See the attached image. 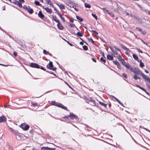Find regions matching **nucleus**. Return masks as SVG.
I'll return each mask as SVG.
<instances>
[{
    "instance_id": "nucleus-1",
    "label": "nucleus",
    "mask_w": 150,
    "mask_h": 150,
    "mask_svg": "<svg viewBox=\"0 0 150 150\" xmlns=\"http://www.w3.org/2000/svg\"><path fill=\"white\" fill-rule=\"evenodd\" d=\"M50 103L52 105H54L56 106L59 107L61 108L64 110L67 109V108L65 106H64L61 103H58L55 101H52Z\"/></svg>"
},
{
    "instance_id": "nucleus-2",
    "label": "nucleus",
    "mask_w": 150,
    "mask_h": 150,
    "mask_svg": "<svg viewBox=\"0 0 150 150\" xmlns=\"http://www.w3.org/2000/svg\"><path fill=\"white\" fill-rule=\"evenodd\" d=\"M19 126L21 127L24 130H27L29 128V126L25 123H22Z\"/></svg>"
},
{
    "instance_id": "nucleus-3",
    "label": "nucleus",
    "mask_w": 150,
    "mask_h": 150,
    "mask_svg": "<svg viewBox=\"0 0 150 150\" xmlns=\"http://www.w3.org/2000/svg\"><path fill=\"white\" fill-rule=\"evenodd\" d=\"M132 72H134L135 74H138L142 75L143 74L142 72L137 68H134V69L133 70Z\"/></svg>"
},
{
    "instance_id": "nucleus-4",
    "label": "nucleus",
    "mask_w": 150,
    "mask_h": 150,
    "mask_svg": "<svg viewBox=\"0 0 150 150\" xmlns=\"http://www.w3.org/2000/svg\"><path fill=\"white\" fill-rule=\"evenodd\" d=\"M23 8L25 10H27L29 13L31 14L33 13V9L31 8L29 6H23Z\"/></svg>"
},
{
    "instance_id": "nucleus-5",
    "label": "nucleus",
    "mask_w": 150,
    "mask_h": 150,
    "mask_svg": "<svg viewBox=\"0 0 150 150\" xmlns=\"http://www.w3.org/2000/svg\"><path fill=\"white\" fill-rule=\"evenodd\" d=\"M53 65L52 62H50L47 65V67L49 69L54 71L56 69V68H53Z\"/></svg>"
},
{
    "instance_id": "nucleus-6",
    "label": "nucleus",
    "mask_w": 150,
    "mask_h": 150,
    "mask_svg": "<svg viewBox=\"0 0 150 150\" xmlns=\"http://www.w3.org/2000/svg\"><path fill=\"white\" fill-rule=\"evenodd\" d=\"M122 64L123 66L125 67L126 68L128 69L130 71L132 72L133 69L131 66L129 65L128 64L126 63L125 62L123 63Z\"/></svg>"
},
{
    "instance_id": "nucleus-7",
    "label": "nucleus",
    "mask_w": 150,
    "mask_h": 150,
    "mask_svg": "<svg viewBox=\"0 0 150 150\" xmlns=\"http://www.w3.org/2000/svg\"><path fill=\"white\" fill-rule=\"evenodd\" d=\"M141 76L148 83H150V78L148 76L144 74L143 73Z\"/></svg>"
},
{
    "instance_id": "nucleus-8",
    "label": "nucleus",
    "mask_w": 150,
    "mask_h": 150,
    "mask_svg": "<svg viewBox=\"0 0 150 150\" xmlns=\"http://www.w3.org/2000/svg\"><path fill=\"white\" fill-rule=\"evenodd\" d=\"M136 30L137 31H140L141 33L143 35H145L146 33V32L145 31L143 30L140 28H136Z\"/></svg>"
},
{
    "instance_id": "nucleus-9",
    "label": "nucleus",
    "mask_w": 150,
    "mask_h": 150,
    "mask_svg": "<svg viewBox=\"0 0 150 150\" xmlns=\"http://www.w3.org/2000/svg\"><path fill=\"white\" fill-rule=\"evenodd\" d=\"M115 56L117 57L119 60L121 62L122 64L125 62L124 60L122 59L121 56L120 55H119L118 56Z\"/></svg>"
},
{
    "instance_id": "nucleus-10",
    "label": "nucleus",
    "mask_w": 150,
    "mask_h": 150,
    "mask_svg": "<svg viewBox=\"0 0 150 150\" xmlns=\"http://www.w3.org/2000/svg\"><path fill=\"white\" fill-rule=\"evenodd\" d=\"M6 118L4 116L0 117V122H4L6 121Z\"/></svg>"
},
{
    "instance_id": "nucleus-11",
    "label": "nucleus",
    "mask_w": 150,
    "mask_h": 150,
    "mask_svg": "<svg viewBox=\"0 0 150 150\" xmlns=\"http://www.w3.org/2000/svg\"><path fill=\"white\" fill-rule=\"evenodd\" d=\"M30 66L36 68H39V65L36 63H31L30 64Z\"/></svg>"
},
{
    "instance_id": "nucleus-12",
    "label": "nucleus",
    "mask_w": 150,
    "mask_h": 150,
    "mask_svg": "<svg viewBox=\"0 0 150 150\" xmlns=\"http://www.w3.org/2000/svg\"><path fill=\"white\" fill-rule=\"evenodd\" d=\"M57 26L58 28L60 30H62L63 29V27L59 21L57 23Z\"/></svg>"
},
{
    "instance_id": "nucleus-13",
    "label": "nucleus",
    "mask_w": 150,
    "mask_h": 150,
    "mask_svg": "<svg viewBox=\"0 0 150 150\" xmlns=\"http://www.w3.org/2000/svg\"><path fill=\"white\" fill-rule=\"evenodd\" d=\"M113 62L115 64L117 65V67L119 69H121V67L120 65V64L118 61H113Z\"/></svg>"
},
{
    "instance_id": "nucleus-14",
    "label": "nucleus",
    "mask_w": 150,
    "mask_h": 150,
    "mask_svg": "<svg viewBox=\"0 0 150 150\" xmlns=\"http://www.w3.org/2000/svg\"><path fill=\"white\" fill-rule=\"evenodd\" d=\"M57 5L59 7L61 10L65 9V6L63 5L62 4L59 5L57 4Z\"/></svg>"
},
{
    "instance_id": "nucleus-15",
    "label": "nucleus",
    "mask_w": 150,
    "mask_h": 150,
    "mask_svg": "<svg viewBox=\"0 0 150 150\" xmlns=\"http://www.w3.org/2000/svg\"><path fill=\"white\" fill-rule=\"evenodd\" d=\"M107 57L108 59L110 60H112L113 59V57L109 54L107 55Z\"/></svg>"
},
{
    "instance_id": "nucleus-16",
    "label": "nucleus",
    "mask_w": 150,
    "mask_h": 150,
    "mask_svg": "<svg viewBox=\"0 0 150 150\" xmlns=\"http://www.w3.org/2000/svg\"><path fill=\"white\" fill-rule=\"evenodd\" d=\"M42 7L45 10V11L48 13H52V11L48 8H44V6H42Z\"/></svg>"
},
{
    "instance_id": "nucleus-17",
    "label": "nucleus",
    "mask_w": 150,
    "mask_h": 150,
    "mask_svg": "<svg viewBox=\"0 0 150 150\" xmlns=\"http://www.w3.org/2000/svg\"><path fill=\"white\" fill-rule=\"evenodd\" d=\"M106 12H107L111 17H114V14L112 12H109L108 10H106Z\"/></svg>"
},
{
    "instance_id": "nucleus-18",
    "label": "nucleus",
    "mask_w": 150,
    "mask_h": 150,
    "mask_svg": "<svg viewBox=\"0 0 150 150\" xmlns=\"http://www.w3.org/2000/svg\"><path fill=\"white\" fill-rule=\"evenodd\" d=\"M124 49L126 51V52H125L126 54L127 55H129V53L131 52V51L130 50H129V49H128L127 48V47H125Z\"/></svg>"
},
{
    "instance_id": "nucleus-19",
    "label": "nucleus",
    "mask_w": 150,
    "mask_h": 150,
    "mask_svg": "<svg viewBox=\"0 0 150 150\" xmlns=\"http://www.w3.org/2000/svg\"><path fill=\"white\" fill-rule=\"evenodd\" d=\"M38 15L39 17L41 18H43L44 16L41 11H39L38 14Z\"/></svg>"
},
{
    "instance_id": "nucleus-20",
    "label": "nucleus",
    "mask_w": 150,
    "mask_h": 150,
    "mask_svg": "<svg viewBox=\"0 0 150 150\" xmlns=\"http://www.w3.org/2000/svg\"><path fill=\"white\" fill-rule=\"evenodd\" d=\"M138 62L140 63L139 66L141 67L142 68L144 66V63L142 62V61L141 60H138Z\"/></svg>"
},
{
    "instance_id": "nucleus-21",
    "label": "nucleus",
    "mask_w": 150,
    "mask_h": 150,
    "mask_svg": "<svg viewBox=\"0 0 150 150\" xmlns=\"http://www.w3.org/2000/svg\"><path fill=\"white\" fill-rule=\"evenodd\" d=\"M49 5H51L53 8H54L53 4L51 2L50 0H45Z\"/></svg>"
},
{
    "instance_id": "nucleus-22",
    "label": "nucleus",
    "mask_w": 150,
    "mask_h": 150,
    "mask_svg": "<svg viewBox=\"0 0 150 150\" xmlns=\"http://www.w3.org/2000/svg\"><path fill=\"white\" fill-rule=\"evenodd\" d=\"M15 3L20 7H22L21 4L18 1H15Z\"/></svg>"
},
{
    "instance_id": "nucleus-23",
    "label": "nucleus",
    "mask_w": 150,
    "mask_h": 150,
    "mask_svg": "<svg viewBox=\"0 0 150 150\" xmlns=\"http://www.w3.org/2000/svg\"><path fill=\"white\" fill-rule=\"evenodd\" d=\"M84 6L86 8H91V5L87 3H85L84 4Z\"/></svg>"
},
{
    "instance_id": "nucleus-24",
    "label": "nucleus",
    "mask_w": 150,
    "mask_h": 150,
    "mask_svg": "<svg viewBox=\"0 0 150 150\" xmlns=\"http://www.w3.org/2000/svg\"><path fill=\"white\" fill-rule=\"evenodd\" d=\"M52 19L53 20L55 21L57 23L59 22V21L57 20V18L56 16H52Z\"/></svg>"
},
{
    "instance_id": "nucleus-25",
    "label": "nucleus",
    "mask_w": 150,
    "mask_h": 150,
    "mask_svg": "<svg viewBox=\"0 0 150 150\" xmlns=\"http://www.w3.org/2000/svg\"><path fill=\"white\" fill-rule=\"evenodd\" d=\"M133 57L136 60H137V61L138 60V56L135 54H133Z\"/></svg>"
},
{
    "instance_id": "nucleus-26",
    "label": "nucleus",
    "mask_w": 150,
    "mask_h": 150,
    "mask_svg": "<svg viewBox=\"0 0 150 150\" xmlns=\"http://www.w3.org/2000/svg\"><path fill=\"white\" fill-rule=\"evenodd\" d=\"M69 117L71 119H74V118H76V116L75 115H74V114H71L70 115Z\"/></svg>"
},
{
    "instance_id": "nucleus-27",
    "label": "nucleus",
    "mask_w": 150,
    "mask_h": 150,
    "mask_svg": "<svg viewBox=\"0 0 150 150\" xmlns=\"http://www.w3.org/2000/svg\"><path fill=\"white\" fill-rule=\"evenodd\" d=\"M92 32L93 34L95 36H96L98 34V33L95 30H92Z\"/></svg>"
},
{
    "instance_id": "nucleus-28",
    "label": "nucleus",
    "mask_w": 150,
    "mask_h": 150,
    "mask_svg": "<svg viewBox=\"0 0 150 150\" xmlns=\"http://www.w3.org/2000/svg\"><path fill=\"white\" fill-rule=\"evenodd\" d=\"M133 78L135 80H137L138 79H140L141 78L140 77H138L136 74H135Z\"/></svg>"
},
{
    "instance_id": "nucleus-29",
    "label": "nucleus",
    "mask_w": 150,
    "mask_h": 150,
    "mask_svg": "<svg viewBox=\"0 0 150 150\" xmlns=\"http://www.w3.org/2000/svg\"><path fill=\"white\" fill-rule=\"evenodd\" d=\"M76 18L77 19L79 20L80 21L82 22L83 21V19L81 17L78 16H76Z\"/></svg>"
},
{
    "instance_id": "nucleus-30",
    "label": "nucleus",
    "mask_w": 150,
    "mask_h": 150,
    "mask_svg": "<svg viewBox=\"0 0 150 150\" xmlns=\"http://www.w3.org/2000/svg\"><path fill=\"white\" fill-rule=\"evenodd\" d=\"M116 50H118V51H119V52L120 51V50L119 49H115V50H112L113 53L115 54H116V55H117V51H116Z\"/></svg>"
},
{
    "instance_id": "nucleus-31",
    "label": "nucleus",
    "mask_w": 150,
    "mask_h": 150,
    "mask_svg": "<svg viewBox=\"0 0 150 150\" xmlns=\"http://www.w3.org/2000/svg\"><path fill=\"white\" fill-rule=\"evenodd\" d=\"M67 4L68 6L70 7H73V5L71 3L68 2L67 3Z\"/></svg>"
},
{
    "instance_id": "nucleus-32",
    "label": "nucleus",
    "mask_w": 150,
    "mask_h": 150,
    "mask_svg": "<svg viewBox=\"0 0 150 150\" xmlns=\"http://www.w3.org/2000/svg\"><path fill=\"white\" fill-rule=\"evenodd\" d=\"M76 35L78 36L81 37L83 36V34L79 32L76 33Z\"/></svg>"
},
{
    "instance_id": "nucleus-33",
    "label": "nucleus",
    "mask_w": 150,
    "mask_h": 150,
    "mask_svg": "<svg viewBox=\"0 0 150 150\" xmlns=\"http://www.w3.org/2000/svg\"><path fill=\"white\" fill-rule=\"evenodd\" d=\"M136 86L137 87H138L139 88H140V89H141V90H142L143 91H145V90L143 88L140 87L139 85H136Z\"/></svg>"
},
{
    "instance_id": "nucleus-34",
    "label": "nucleus",
    "mask_w": 150,
    "mask_h": 150,
    "mask_svg": "<svg viewBox=\"0 0 150 150\" xmlns=\"http://www.w3.org/2000/svg\"><path fill=\"white\" fill-rule=\"evenodd\" d=\"M113 97L115 99V100L120 104L121 105H122V103L120 102V101L116 98L114 96H113Z\"/></svg>"
},
{
    "instance_id": "nucleus-35",
    "label": "nucleus",
    "mask_w": 150,
    "mask_h": 150,
    "mask_svg": "<svg viewBox=\"0 0 150 150\" xmlns=\"http://www.w3.org/2000/svg\"><path fill=\"white\" fill-rule=\"evenodd\" d=\"M35 4L37 5L41 6V5L40 4L39 2L38 1H35Z\"/></svg>"
},
{
    "instance_id": "nucleus-36",
    "label": "nucleus",
    "mask_w": 150,
    "mask_h": 150,
    "mask_svg": "<svg viewBox=\"0 0 150 150\" xmlns=\"http://www.w3.org/2000/svg\"><path fill=\"white\" fill-rule=\"evenodd\" d=\"M99 104H100L101 105H103V106H104L105 107H106V104H105V103H103L101 102L100 101L99 102Z\"/></svg>"
},
{
    "instance_id": "nucleus-37",
    "label": "nucleus",
    "mask_w": 150,
    "mask_h": 150,
    "mask_svg": "<svg viewBox=\"0 0 150 150\" xmlns=\"http://www.w3.org/2000/svg\"><path fill=\"white\" fill-rule=\"evenodd\" d=\"M100 60L101 61L103 62L104 63H105L106 62V60L103 59V57H101Z\"/></svg>"
},
{
    "instance_id": "nucleus-38",
    "label": "nucleus",
    "mask_w": 150,
    "mask_h": 150,
    "mask_svg": "<svg viewBox=\"0 0 150 150\" xmlns=\"http://www.w3.org/2000/svg\"><path fill=\"white\" fill-rule=\"evenodd\" d=\"M42 149H43L45 150L47 149V150L50 149V148L47 147H43L41 148Z\"/></svg>"
},
{
    "instance_id": "nucleus-39",
    "label": "nucleus",
    "mask_w": 150,
    "mask_h": 150,
    "mask_svg": "<svg viewBox=\"0 0 150 150\" xmlns=\"http://www.w3.org/2000/svg\"><path fill=\"white\" fill-rule=\"evenodd\" d=\"M83 49L85 50H88V47L86 46H83Z\"/></svg>"
},
{
    "instance_id": "nucleus-40",
    "label": "nucleus",
    "mask_w": 150,
    "mask_h": 150,
    "mask_svg": "<svg viewBox=\"0 0 150 150\" xmlns=\"http://www.w3.org/2000/svg\"><path fill=\"white\" fill-rule=\"evenodd\" d=\"M92 15L96 19V20L97 19V16L95 14L92 13Z\"/></svg>"
},
{
    "instance_id": "nucleus-41",
    "label": "nucleus",
    "mask_w": 150,
    "mask_h": 150,
    "mask_svg": "<svg viewBox=\"0 0 150 150\" xmlns=\"http://www.w3.org/2000/svg\"><path fill=\"white\" fill-rule=\"evenodd\" d=\"M137 50H138V52H140V53H143L142 51H141V50L140 49H139V48H137Z\"/></svg>"
},
{
    "instance_id": "nucleus-42",
    "label": "nucleus",
    "mask_w": 150,
    "mask_h": 150,
    "mask_svg": "<svg viewBox=\"0 0 150 150\" xmlns=\"http://www.w3.org/2000/svg\"><path fill=\"white\" fill-rule=\"evenodd\" d=\"M9 129L11 132H14V130L11 128H9Z\"/></svg>"
},
{
    "instance_id": "nucleus-43",
    "label": "nucleus",
    "mask_w": 150,
    "mask_h": 150,
    "mask_svg": "<svg viewBox=\"0 0 150 150\" xmlns=\"http://www.w3.org/2000/svg\"><path fill=\"white\" fill-rule=\"evenodd\" d=\"M122 74V76L125 78H127V75L126 74L123 73Z\"/></svg>"
},
{
    "instance_id": "nucleus-44",
    "label": "nucleus",
    "mask_w": 150,
    "mask_h": 150,
    "mask_svg": "<svg viewBox=\"0 0 150 150\" xmlns=\"http://www.w3.org/2000/svg\"><path fill=\"white\" fill-rule=\"evenodd\" d=\"M13 54L14 55L15 57H16L17 56V54L16 52H14Z\"/></svg>"
},
{
    "instance_id": "nucleus-45",
    "label": "nucleus",
    "mask_w": 150,
    "mask_h": 150,
    "mask_svg": "<svg viewBox=\"0 0 150 150\" xmlns=\"http://www.w3.org/2000/svg\"><path fill=\"white\" fill-rule=\"evenodd\" d=\"M19 0V2L20 3H23L24 2V0Z\"/></svg>"
},
{
    "instance_id": "nucleus-46",
    "label": "nucleus",
    "mask_w": 150,
    "mask_h": 150,
    "mask_svg": "<svg viewBox=\"0 0 150 150\" xmlns=\"http://www.w3.org/2000/svg\"><path fill=\"white\" fill-rule=\"evenodd\" d=\"M58 15L60 17V18H61L62 17V15L60 13H58Z\"/></svg>"
},
{
    "instance_id": "nucleus-47",
    "label": "nucleus",
    "mask_w": 150,
    "mask_h": 150,
    "mask_svg": "<svg viewBox=\"0 0 150 150\" xmlns=\"http://www.w3.org/2000/svg\"><path fill=\"white\" fill-rule=\"evenodd\" d=\"M99 7L100 8H101V9H102L104 11H106V10H106V8H100V7Z\"/></svg>"
},
{
    "instance_id": "nucleus-48",
    "label": "nucleus",
    "mask_w": 150,
    "mask_h": 150,
    "mask_svg": "<svg viewBox=\"0 0 150 150\" xmlns=\"http://www.w3.org/2000/svg\"><path fill=\"white\" fill-rule=\"evenodd\" d=\"M64 40L65 41H67V43H68L70 45H71V46H72V44H71V43H70L68 41H67L66 40H64Z\"/></svg>"
},
{
    "instance_id": "nucleus-49",
    "label": "nucleus",
    "mask_w": 150,
    "mask_h": 150,
    "mask_svg": "<svg viewBox=\"0 0 150 150\" xmlns=\"http://www.w3.org/2000/svg\"><path fill=\"white\" fill-rule=\"evenodd\" d=\"M61 18L63 21V22H64L65 21L64 18L63 17Z\"/></svg>"
},
{
    "instance_id": "nucleus-50",
    "label": "nucleus",
    "mask_w": 150,
    "mask_h": 150,
    "mask_svg": "<svg viewBox=\"0 0 150 150\" xmlns=\"http://www.w3.org/2000/svg\"><path fill=\"white\" fill-rule=\"evenodd\" d=\"M92 60H93V62H96V59H93V58H92Z\"/></svg>"
},
{
    "instance_id": "nucleus-51",
    "label": "nucleus",
    "mask_w": 150,
    "mask_h": 150,
    "mask_svg": "<svg viewBox=\"0 0 150 150\" xmlns=\"http://www.w3.org/2000/svg\"><path fill=\"white\" fill-rule=\"evenodd\" d=\"M43 52L44 53L46 54L47 52L45 50H43Z\"/></svg>"
},
{
    "instance_id": "nucleus-52",
    "label": "nucleus",
    "mask_w": 150,
    "mask_h": 150,
    "mask_svg": "<svg viewBox=\"0 0 150 150\" xmlns=\"http://www.w3.org/2000/svg\"><path fill=\"white\" fill-rule=\"evenodd\" d=\"M80 44L82 45H83V42H80Z\"/></svg>"
},
{
    "instance_id": "nucleus-53",
    "label": "nucleus",
    "mask_w": 150,
    "mask_h": 150,
    "mask_svg": "<svg viewBox=\"0 0 150 150\" xmlns=\"http://www.w3.org/2000/svg\"><path fill=\"white\" fill-rule=\"evenodd\" d=\"M142 41L143 42V43L146 45H147V44H146L142 40Z\"/></svg>"
},
{
    "instance_id": "nucleus-54",
    "label": "nucleus",
    "mask_w": 150,
    "mask_h": 150,
    "mask_svg": "<svg viewBox=\"0 0 150 150\" xmlns=\"http://www.w3.org/2000/svg\"><path fill=\"white\" fill-rule=\"evenodd\" d=\"M144 71L146 73H147V74H148L149 73V72L147 70H145Z\"/></svg>"
},
{
    "instance_id": "nucleus-55",
    "label": "nucleus",
    "mask_w": 150,
    "mask_h": 150,
    "mask_svg": "<svg viewBox=\"0 0 150 150\" xmlns=\"http://www.w3.org/2000/svg\"><path fill=\"white\" fill-rule=\"evenodd\" d=\"M73 8H74V9L76 11H78V9L76 8H74L73 7Z\"/></svg>"
},
{
    "instance_id": "nucleus-56",
    "label": "nucleus",
    "mask_w": 150,
    "mask_h": 150,
    "mask_svg": "<svg viewBox=\"0 0 150 150\" xmlns=\"http://www.w3.org/2000/svg\"><path fill=\"white\" fill-rule=\"evenodd\" d=\"M144 91L146 93H147V94H148V93L146 92V91L145 90V91Z\"/></svg>"
},
{
    "instance_id": "nucleus-57",
    "label": "nucleus",
    "mask_w": 150,
    "mask_h": 150,
    "mask_svg": "<svg viewBox=\"0 0 150 150\" xmlns=\"http://www.w3.org/2000/svg\"><path fill=\"white\" fill-rule=\"evenodd\" d=\"M144 91L146 93H147V94H148V93L146 92V91L145 90V91Z\"/></svg>"
},
{
    "instance_id": "nucleus-58",
    "label": "nucleus",
    "mask_w": 150,
    "mask_h": 150,
    "mask_svg": "<svg viewBox=\"0 0 150 150\" xmlns=\"http://www.w3.org/2000/svg\"><path fill=\"white\" fill-rule=\"evenodd\" d=\"M40 1H41L42 2H43V0H40Z\"/></svg>"
},
{
    "instance_id": "nucleus-59",
    "label": "nucleus",
    "mask_w": 150,
    "mask_h": 150,
    "mask_svg": "<svg viewBox=\"0 0 150 150\" xmlns=\"http://www.w3.org/2000/svg\"><path fill=\"white\" fill-rule=\"evenodd\" d=\"M1 65H3V66H6V65H4V64H1Z\"/></svg>"
},
{
    "instance_id": "nucleus-60",
    "label": "nucleus",
    "mask_w": 150,
    "mask_h": 150,
    "mask_svg": "<svg viewBox=\"0 0 150 150\" xmlns=\"http://www.w3.org/2000/svg\"><path fill=\"white\" fill-rule=\"evenodd\" d=\"M146 130H147V131H148V132H150V131L149 130H148V129H146Z\"/></svg>"
},
{
    "instance_id": "nucleus-61",
    "label": "nucleus",
    "mask_w": 150,
    "mask_h": 150,
    "mask_svg": "<svg viewBox=\"0 0 150 150\" xmlns=\"http://www.w3.org/2000/svg\"><path fill=\"white\" fill-rule=\"evenodd\" d=\"M148 87L150 89V86H148Z\"/></svg>"
},
{
    "instance_id": "nucleus-62",
    "label": "nucleus",
    "mask_w": 150,
    "mask_h": 150,
    "mask_svg": "<svg viewBox=\"0 0 150 150\" xmlns=\"http://www.w3.org/2000/svg\"><path fill=\"white\" fill-rule=\"evenodd\" d=\"M148 13H149V15H150V12H149H149Z\"/></svg>"
},
{
    "instance_id": "nucleus-63",
    "label": "nucleus",
    "mask_w": 150,
    "mask_h": 150,
    "mask_svg": "<svg viewBox=\"0 0 150 150\" xmlns=\"http://www.w3.org/2000/svg\"><path fill=\"white\" fill-rule=\"evenodd\" d=\"M41 69H43V68H41Z\"/></svg>"
},
{
    "instance_id": "nucleus-64",
    "label": "nucleus",
    "mask_w": 150,
    "mask_h": 150,
    "mask_svg": "<svg viewBox=\"0 0 150 150\" xmlns=\"http://www.w3.org/2000/svg\"><path fill=\"white\" fill-rule=\"evenodd\" d=\"M6 106H5V107H6Z\"/></svg>"
}]
</instances>
